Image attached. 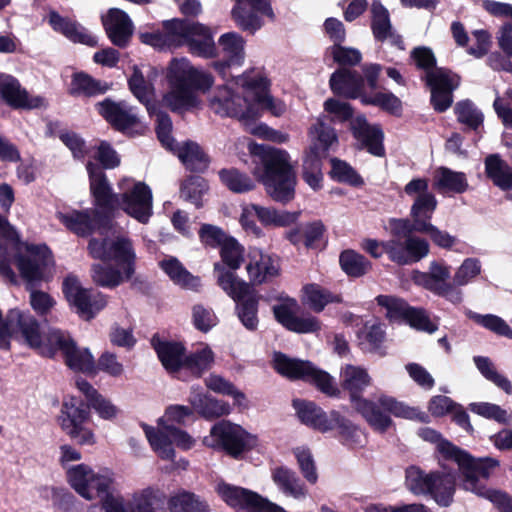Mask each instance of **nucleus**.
I'll return each mask as SVG.
<instances>
[{"instance_id":"obj_1","label":"nucleus","mask_w":512,"mask_h":512,"mask_svg":"<svg viewBox=\"0 0 512 512\" xmlns=\"http://www.w3.org/2000/svg\"><path fill=\"white\" fill-rule=\"evenodd\" d=\"M371 385V377L361 367L347 366L343 374L342 388L349 394L353 409L361 415L370 428L384 434L394 426L391 416L403 419H418L420 412L395 397L380 395L376 401L363 397L367 387Z\"/></svg>"},{"instance_id":"obj_2","label":"nucleus","mask_w":512,"mask_h":512,"mask_svg":"<svg viewBox=\"0 0 512 512\" xmlns=\"http://www.w3.org/2000/svg\"><path fill=\"white\" fill-rule=\"evenodd\" d=\"M86 170L89 176L90 194L93 208L72 210L60 213V222L78 237L86 238L95 232L107 234L113 229V201L112 195L104 181L97 183L93 170V161H88Z\"/></svg>"},{"instance_id":"obj_3","label":"nucleus","mask_w":512,"mask_h":512,"mask_svg":"<svg viewBox=\"0 0 512 512\" xmlns=\"http://www.w3.org/2000/svg\"><path fill=\"white\" fill-rule=\"evenodd\" d=\"M258 169L259 180L267 194L276 202L286 204L295 197L296 172L289 153L266 144L253 143L249 147Z\"/></svg>"},{"instance_id":"obj_4","label":"nucleus","mask_w":512,"mask_h":512,"mask_svg":"<svg viewBox=\"0 0 512 512\" xmlns=\"http://www.w3.org/2000/svg\"><path fill=\"white\" fill-rule=\"evenodd\" d=\"M292 406L299 421L320 433L337 432L341 444L349 448L362 446V430L337 410L324 411L315 402L305 399H293Z\"/></svg>"},{"instance_id":"obj_5","label":"nucleus","mask_w":512,"mask_h":512,"mask_svg":"<svg viewBox=\"0 0 512 512\" xmlns=\"http://www.w3.org/2000/svg\"><path fill=\"white\" fill-rule=\"evenodd\" d=\"M202 443L213 451L224 453L235 460H242L256 448L258 438L241 425L222 419L212 425L209 435L203 438Z\"/></svg>"},{"instance_id":"obj_6","label":"nucleus","mask_w":512,"mask_h":512,"mask_svg":"<svg viewBox=\"0 0 512 512\" xmlns=\"http://www.w3.org/2000/svg\"><path fill=\"white\" fill-rule=\"evenodd\" d=\"M93 170L97 183L104 181V184L108 187L110 194L112 195L114 207L112 212L113 223L120 211H123L141 224H147L149 222V219L153 214V196L150 187L146 183L137 182L130 190L118 194L113 191L105 172H102L94 163Z\"/></svg>"},{"instance_id":"obj_7","label":"nucleus","mask_w":512,"mask_h":512,"mask_svg":"<svg viewBox=\"0 0 512 512\" xmlns=\"http://www.w3.org/2000/svg\"><path fill=\"white\" fill-rule=\"evenodd\" d=\"M166 26L169 34L176 36L174 47L186 46L192 56L203 59H213L219 55L214 33L209 26L186 18H173Z\"/></svg>"},{"instance_id":"obj_8","label":"nucleus","mask_w":512,"mask_h":512,"mask_svg":"<svg viewBox=\"0 0 512 512\" xmlns=\"http://www.w3.org/2000/svg\"><path fill=\"white\" fill-rule=\"evenodd\" d=\"M406 484L415 495H429L439 506L448 507L456 491V477L452 471L426 473L416 466L406 470Z\"/></svg>"},{"instance_id":"obj_9","label":"nucleus","mask_w":512,"mask_h":512,"mask_svg":"<svg viewBox=\"0 0 512 512\" xmlns=\"http://www.w3.org/2000/svg\"><path fill=\"white\" fill-rule=\"evenodd\" d=\"M273 368L278 374L289 380H302L314 385L329 397H338L340 394L332 376L328 372L317 368L308 360L291 358L282 352H275Z\"/></svg>"},{"instance_id":"obj_10","label":"nucleus","mask_w":512,"mask_h":512,"mask_svg":"<svg viewBox=\"0 0 512 512\" xmlns=\"http://www.w3.org/2000/svg\"><path fill=\"white\" fill-rule=\"evenodd\" d=\"M470 460L471 462H468L461 471L462 487L488 499L500 512H512V496L501 490L490 489L486 486L490 471L498 466V461L492 458L477 460L471 455Z\"/></svg>"},{"instance_id":"obj_11","label":"nucleus","mask_w":512,"mask_h":512,"mask_svg":"<svg viewBox=\"0 0 512 512\" xmlns=\"http://www.w3.org/2000/svg\"><path fill=\"white\" fill-rule=\"evenodd\" d=\"M92 421L89 405L77 396L63 398L57 423L61 430L78 445H94L95 434L88 426Z\"/></svg>"},{"instance_id":"obj_12","label":"nucleus","mask_w":512,"mask_h":512,"mask_svg":"<svg viewBox=\"0 0 512 512\" xmlns=\"http://www.w3.org/2000/svg\"><path fill=\"white\" fill-rule=\"evenodd\" d=\"M219 287L235 302V314L248 331H256L259 325L260 296L254 287L246 282H236L230 273L219 278Z\"/></svg>"},{"instance_id":"obj_13","label":"nucleus","mask_w":512,"mask_h":512,"mask_svg":"<svg viewBox=\"0 0 512 512\" xmlns=\"http://www.w3.org/2000/svg\"><path fill=\"white\" fill-rule=\"evenodd\" d=\"M91 258L104 263L114 264L124 270L126 277H132L136 271V253L132 241L127 237L110 239L90 238L87 245Z\"/></svg>"},{"instance_id":"obj_14","label":"nucleus","mask_w":512,"mask_h":512,"mask_svg":"<svg viewBox=\"0 0 512 512\" xmlns=\"http://www.w3.org/2000/svg\"><path fill=\"white\" fill-rule=\"evenodd\" d=\"M62 293L69 306L85 321L93 320L108 304L107 295L84 288L74 274H68L64 278Z\"/></svg>"},{"instance_id":"obj_15","label":"nucleus","mask_w":512,"mask_h":512,"mask_svg":"<svg viewBox=\"0 0 512 512\" xmlns=\"http://www.w3.org/2000/svg\"><path fill=\"white\" fill-rule=\"evenodd\" d=\"M375 301L378 306L386 309V318L391 322H403L417 331L429 334L438 329L424 308L413 307L401 297L381 294Z\"/></svg>"},{"instance_id":"obj_16","label":"nucleus","mask_w":512,"mask_h":512,"mask_svg":"<svg viewBox=\"0 0 512 512\" xmlns=\"http://www.w3.org/2000/svg\"><path fill=\"white\" fill-rule=\"evenodd\" d=\"M450 277V268L438 261H432L428 271L414 270L411 276L415 285L453 304H459L462 302V292L450 281Z\"/></svg>"},{"instance_id":"obj_17","label":"nucleus","mask_w":512,"mask_h":512,"mask_svg":"<svg viewBox=\"0 0 512 512\" xmlns=\"http://www.w3.org/2000/svg\"><path fill=\"white\" fill-rule=\"evenodd\" d=\"M231 17L240 30L251 35L264 26L263 17L270 22L277 19L271 0H236Z\"/></svg>"},{"instance_id":"obj_18","label":"nucleus","mask_w":512,"mask_h":512,"mask_svg":"<svg viewBox=\"0 0 512 512\" xmlns=\"http://www.w3.org/2000/svg\"><path fill=\"white\" fill-rule=\"evenodd\" d=\"M25 252L15 255V264L20 276L27 284V290L44 279L45 270L52 258V252L46 244H25Z\"/></svg>"},{"instance_id":"obj_19","label":"nucleus","mask_w":512,"mask_h":512,"mask_svg":"<svg viewBox=\"0 0 512 512\" xmlns=\"http://www.w3.org/2000/svg\"><path fill=\"white\" fill-rule=\"evenodd\" d=\"M166 77L171 88L191 92H205L214 82L211 74L199 71L186 58H173L168 66Z\"/></svg>"},{"instance_id":"obj_20","label":"nucleus","mask_w":512,"mask_h":512,"mask_svg":"<svg viewBox=\"0 0 512 512\" xmlns=\"http://www.w3.org/2000/svg\"><path fill=\"white\" fill-rule=\"evenodd\" d=\"M217 492L222 500L230 507L246 510L247 512H286V510L247 488L223 483Z\"/></svg>"},{"instance_id":"obj_21","label":"nucleus","mask_w":512,"mask_h":512,"mask_svg":"<svg viewBox=\"0 0 512 512\" xmlns=\"http://www.w3.org/2000/svg\"><path fill=\"white\" fill-rule=\"evenodd\" d=\"M385 254L397 265H411L429 254V243L424 238L413 236L406 240L389 239L382 241Z\"/></svg>"},{"instance_id":"obj_22","label":"nucleus","mask_w":512,"mask_h":512,"mask_svg":"<svg viewBox=\"0 0 512 512\" xmlns=\"http://www.w3.org/2000/svg\"><path fill=\"white\" fill-rule=\"evenodd\" d=\"M460 76L452 70H440L431 75L426 85L431 90L430 103L438 113L447 111L453 104V92L460 85Z\"/></svg>"},{"instance_id":"obj_23","label":"nucleus","mask_w":512,"mask_h":512,"mask_svg":"<svg viewBox=\"0 0 512 512\" xmlns=\"http://www.w3.org/2000/svg\"><path fill=\"white\" fill-rule=\"evenodd\" d=\"M218 45L217 57L221 58L215 60L212 67L222 78H225L232 66L242 65L245 56V40L236 32H227L220 36Z\"/></svg>"},{"instance_id":"obj_24","label":"nucleus","mask_w":512,"mask_h":512,"mask_svg":"<svg viewBox=\"0 0 512 512\" xmlns=\"http://www.w3.org/2000/svg\"><path fill=\"white\" fill-rule=\"evenodd\" d=\"M95 108L114 130L122 133L136 127L140 122L134 108L125 101L116 102L108 97L96 103Z\"/></svg>"},{"instance_id":"obj_25","label":"nucleus","mask_w":512,"mask_h":512,"mask_svg":"<svg viewBox=\"0 0 512 512\" xmlns=\"http://www.w3.org/2000/svg\"><path fill=\"white\" fill-rule=\"evenodd\" d=\"M297 307L295 299H288V303L277 304L272 307L275 320L288 331L307 334L321 330V322L315 316H297L293 308Z\"/></svg>"},{"instance_id":"obj_26","label":"nucleus","mask_w":512,"mask_h":512,"mask_svg":"<svg viewBox=\"0 0 512 512\" xmlns=\"http://www.w3.org/2000/svg\"><path fill=\"white\" fill-rule=\"evenodd\" d=\"M329 86L334 95L345 99H362L369 94L364 89V78L354 69L338 68L329 79Z\"/></svg>"},{"instance_id":"obj_27","label":"nucleus","mask_w":512,"mask_h":512,"mask_svg":"<svg viewBox=\"0 0 512 512\" xmlns=\"http://www.w3.org/2000/svg\"><path fill=\"white\" fill-rule=\"evenodd\" d=\"M150 345L166 372L175 374L182 371V361L187 352L184 342L162 338L155 333L150 339Z\"/></svg>"},{"instance_id":"obj_28","label":"nucleus","mask_w":512,"mask_h":512,"mask_svg":"<svg viewBox=\"0 0 512 512\" xmlns=\"http://www.w3.org/2000/svg\"><path fill=\"white\" fill-rule=\"evenodd\" d=\"M102 24L111 43L119 48L128 46L134 26L128 14L119 8H110Z\"/></svg>"},{"instance_id":"obj_29","label":"nucleus","mask_w":512,"mask_h":512,"mask_svg":"<svg viewBox=\"0 0 512 512\" xmlns=\"http://www.w3.org/2000/svg\"><path fill=\"white\" fill-rule=\"evenodd\" d=\"M350 130L353 137L359 140L370 154L377 157L385 156L384 133L379 125L369 124L365 115L361 114L352 119Z\"/></svg>"},{"instance_id":"obj_30","label":"nucleus","mask_w":512,"mask_h":512,"mask_svg":"<svg viewBox=\"0 0 512 512\" xmlns=\"http://www.w3.org/2000/svg\"><path fill=\"white\" fill-rule=\"evenodd\" d=\"M270 80L262 75L246 76L243 81V87L249 97L259 104L263 109H267L273 116H281L285 112V105L282 102H276L270 94Z\"/></svg>"},{"instance_id":"obj_31","label":"nucleus","mask_w":512,"mask_h":512,"mask_svg":"<svg viewBox=\"0 0 512 512\" xmlns=\"http://www.w3.org/2000/svg\"><path fill=\"white\" fill-rule=\"evenodd\" d=\"M244 251V247L234 237H229L220 247L221 262L214 263V273L217 277L218 286L219 278L225 272L230 273L235 278V283L244 281L236 274V270L244 262Z\"/></svg>"},{"instance_id":"obj_32","label":"nucleus","mask_w":512,"mask_h":512,"mask_svg":"<svg viewBox=\"0 0 512 512\" xmlns=\"http://www.w3.org/2000/svg\"><path fill=\"white\" fill-rule=\"evenodd\" d=\"M326 232L321 220L295 224L284 232V238L293 246L303 245L307 249H316Z\"/></svg>"},{"instance_id":"obj_33","label":"nucleus","mask_w":512,"mask_h":512,"mask_svg":"<svg viewBox=\"0 0 512 512\" xmlns=\"http://www.w3.org/2000/svg\"><path fill=\"white\" fill-rule=\"evenodd\" d=\"M9 321L14 324L15 329L20 331L26 344L38 353L45 337V332L40 330L38 320L19 309H10Z\"/></svg>"},{"instance_id":"obj_34","label":"nucleus","mask_w":512,"mask_h":512,"mask_svg":"<svg viewBox=\"0 0 512 512\" xmlns=\"http://www.w3.org/2000/svg\"><path fill=\"white\" fill-rule=\"evenodd\" d=\"M1 98L12 109L32 110L43 106L44 98L41 96H30L26 89L21 88L19 81L9 76L6 86L2 87Z\"/></svg>"},{"instance_id":"obj_35","label":"nucleus","mask_w":512,"mask_h":512,"mask_svg":"<svg viewBox=\"0 0 512 512\" xmlns=\"http://www.w3.org/2000/svg\"><path fill=\"white\" fill-rule=\"evenodd\" d=\"M48 23L55 32L61 33L74 43H81L90 47H94L97 44L96 39L88 34L85 28L76 21L61 16L55 10L49 12Z\"/></svg>"},{"instance_id":"obj_36","label":"nucleus","mask_w":512,"mask_h":512,"mask_svg":"<svg viewBox=\"0 0 512 512\" xmlns=\"http://www.w3.org/2000/svg\"><path fill=\"white\" fill-rule=\"evenodd\" d=\"M110 89V83L80 71L72 74L68 94L72 97L93 98L105 94Z\"/></svg>"},{"instance_id":"obj_37","label":"nucleus","mask_w":512,"mask_h":512,"mask_svg":"<svg viewBox=\"0 0 512 512\" xmlns=\"http://www.w3.org/2000/svg\"><path fill=\"white\" fill-rule=\"evenodd\" d=\"M188 401L195 412L206 420L227 416L231 412V407L228 402L216 399L210 394L192 392Z\"/></svg>"},{"instance_id":"obj_38","label":"nucleus","mask_w":512,"mask_h":512,"mask_svg":"<svg viewBox=\"0 0 512 512\" xmlns=\"http://www.w3.org/2000/svg\"><path fill=\"white\" fill-rule=\"evenodd\" d=\"M186 170L195 173H204L210 164V157L204 149L196 142L188 140L180 147L172 150Z\"/></svg>"},{"instance_id":"obj_39","label":"nucleus","mask_w":512,"mask_h":512,"mask_svg":"<svg viewBox=\"0 0 512 512\" xmlns=\"http://www.w3.org/2000/svg\"><path fill=\"white\" fill-rule=\"evenodd\" d=\"M76 344V341L71 337L68 331L58 328H49L45 331L44 342L38 354L53 359L57 353H60L64 359Z\"/></svg>"},{"instance_id":"obj_40","label":"nucleus","mask_w":512,"mask_h":512,"mask_svg":"<svg viewBox=\"0 0 512 512\" xmlns=\"http://www.w3.org/2000/svg\"><path fill=\"white\" fill-rule=\"evenodd\" d=\"M160 268L175 285L185 290L199 291L200 277L190 273L178 258L170 257L162 260Z\"/></svg>"},{"instance_id":"obj_41","label":"nucleus","mask_w":512,"mask_h":512,"mask_svg":"<svg viewBox=\"0 0 512 512\" xmlns=\"http://www.w3.org/2000/svg\"><path fill=\"white\" fill-rule=\"evenodd\" d=\"M469 184L464 172L454 171L448 167H439L434 174L433 188L439 193L462 194Z\"/></svg>"},{"instance_id":"obj_42","label":"nucleus","mask_w":512,"mask_h":512,"mask_svg":"<svg viewBox=\"0 0 512 512\" xmlns=\"http://www.w3.org/2000/svg\"><path fill=\"white\" fill-rule=\"evenodd\" d=\"M271 477L273 482L287 496L296 499L304 498L307 495V488L297 473L286 467L278 466L272 470Z\"/></svg>"},{"instance_id":"obj_43","label":"nucleus","mask_w":512,"mask_h":512,"mask_svg":"<svg viewBox=\"0 0 512 512\" xmlns=\"http://www.w3.org/2000/svg\"><path fill=\"white\" fill-rule=\"evenodd\" d=\"M386 332L381 323L365 322L363 327L357 331L358 345L363 352L378 354L384 356L386 354L383 343L385 341Z\"/></svg>"},{"instance_id":"obj_44","label":"nucleus","mask_w":512,"mask_h":512,"mask_svg":"<svg viewBox=\"0 0 512 512\" xmlns=\"http://www.w3.org/2000/svg\"><path fill=\"white\" fill-rule=\"evenodd\" d=\"M251 209L265 227H290L296 224L301 214L299 211L289 212L258 204H251Z\"/></svg>"},{"instance_id":"obj_45","label":"nucleus","mask_w":512,"mask_h":512,"mask_svg":"<svg viewBox=\"0 0 512 512\" xmlns=\"http://www.w3.org/2000/svg\"><path fill=\"white\" fill-rule=\"evenodd\" d=\"M160 429H155L147 424H143V429L147 440L152 449L158 453L159 457L164 460H173L175 457V450L171 445V436L167 431V425L163 419L158 421Z\"/></svg>"},{"instance_id":"obj_46","label":"nucleus","mask_w":512,"mask_h":512,"mask_svg":"<svg viewBox=\"0 0 512 512\" xmlns=\"http://www.w3.org/2000/svg\"><path fill=\"white\" fill-rule=\"evenodd\" d=\"M246 270L252 286L254 284H262L268 279L277 276L279 273V269L275 265L272 257L261 252L254 253L253 256H250Z\"/></svg>"},{"instance_id":"obj_47","label":"nucleus","mask_w":512,"mask_h":512,"mask_svg":"<svg viewBox=\"0 0 512 512\" xmlns=\"http://www.w3.org/2000/svg\"><path fill=\"white\" fill-rule=\"evenodd\" d=\"M169 512H211L206 500L194 492L180 489L167 500Z\"/></svg>"},{"instance_id":"obj_48","label":"nucleus","mask_w":512,"mask_h":512,"mask_svg":"<svg viewBox=\"0 0 512 512\" xmlns=\"http://www.w3.org/2000/svg\"><path fill=\"white\" fill-rule=\"evenodd\" d=\"M90 271L93 282L108 289H114L132 278L126 277L124 270L110 263H94Z\"/></svg>"},{"instance_id":"obj_49","label":"nucleus","mask_w":512,"mask_h":512,"mask_svg":"<svg viewBox=\"0 0 512 512\" xmlns=\"http://www.w3.org/2000/svg\"><path fill=\"white\" fill-rule=\"evenodd\" d=\"M214 353L206 346L194 352L185 353L182 361V370L187 371L194 378H201L214 364Z\"/></svg>"},{"instance_id":"obj_50","label":"nucleus","mask_w":512,"mask_h":512,"mask_svg":"<svg viewBox=\"0 0 512 512\" xmlns=\"http://www.w3.org/2000/svg\"><path fill=\"white\" fill-rule=\"evenodd\" d=\"M486 176L502 190L512 189V170L499 154H491L485 159Z\"/></svg>"},{"instance_id":"obj_51","label":"nucleus","mask_w":512,"mask_h":512,"mask_svg":"<svg viewBox=\"0 0 512 512\" xmlns=\"http://www.w3.org/2000/svg\"><path fill=\"white\" fill-rule=\"evenodd\" d=\"M316 151V147H309L302 165V178L315 191L322 188V160L326 158Z\"/></svg>"},{"instance_id":"obj_52","label":"nucleus","mask_w":512,"mask_h":512,"mask_svg":"<svg viewBox=\"0 0 512 512\" xmlns=\"http://www.w3.org/2000/svg\"><path fill=\"white\" fill-rule=\"evenodd\" d=\"M370 11L373 37L376 42L383 43L388 40V33L393 29L389 11L380 0H373Z\"/></svg>"},{"instance_id":"obj_53","label":"nucleus","mask_w":512,"mask_h":512,"mask_svg":"<svg viewBox=\"0 0 512 512\" xmlns=\"http://www.w3.org/2000/svg\"><path fill=\"white\" fill-rule=\"evenodd\" d=\"M128 88L133 96L143 105L148 106L155 97V87L150 77H145L138 66L127 80Z\"/></svg>"},{"instance_id":"obj_54","label":"nucleus","mask_w":512,"mask_h":512,"mask_svg":"<svg viewBox=\"0 0 512 512\" xmlns=\"http://www.w3.org/2000/svg\"><path fill=\"white\" fill-rule=\"evenodd\" d=\"M339 264L343 272L351 278H360L372 270L371 261L352 249L340 253Z\"/></svg>"},{"instance_id":"obj_55","label":"nucleus","mask_w":512,"mask_h":512,"mask_svg":"<svg viewBox=\"0 0 512 512\" xmlns=\"http://www.w3.org/2000/svg\"><path fill=\"white\" fill-rule=\"evenodd\" d=\"M410 59L414 63L417 70L424 72L422 80L429 82L431 75H437L440 70H449L445 67H437V59L431 48L426 46H418L411 50Z\"/></svg>"},{"instance_id":"obj_56","label":"nucleus","mask_w":512,"mask_h":512,"mask_svg":"<svg viewBox=\"0 0 512 512\" xmlns=\"http://www.w3.org/2000/svg\"><path fill=\"white\" fill-rule=\"evenodd\" d=\"M209 185L205 178L199 175H191L185 178L180 186V197L195 205L203 206L202 197L208 191Z\"/></svg>"},{"instance_id":"obj_57","label":"nucleus","mask_w":512,"mask_h":512,"mask_svg":"<svg viewBox=\"0 0 512 512\" xmlns=\"http://www.w3.org/2000/svg\"><path fill=\"white\" fill-rule=\"evenodd\" d=\"M68 368L75 372H82L88 375L96 374L95 359L88 348H79L77 344L64 358Z\"/></svg>"},{"instance_id":"obj_58","label":"nucleus","mask_w":512,"mask_h":512,"mask_svg":"<svg viewBox=\"0 0 512 512\" xmlns=\"http://www.w3.org/2000/svg\"><path fill=\"white\" fill-rule=\"evenodd\" d=\"M362 105L378 107L382 111L396 117H400L403 112L402 101L392 92L369 94L362 99Z\"/></svg>"},{"instance_id":"obj_59","label":"nucleus","mask_w":512,"mask_h":512,"mask_svg":"<svg viewBox=\"0 0 512 512\" xmlns=\"http://www.w3.org/2000/svg\"><path fill=\"white\" fill-rule=\"evenodd\" d=\"M303 291L309 306L316 313L322 312L329 303H340L342 301L341 296L334 295L315 283L306 284Z\"/></svg>"},{"instance_id":"obj_60","label":"nucleus","mask_w":512,"mask_h":512,"mask_svg":"<svg viewBox=\"0 0 512 512\" xmlns=\"http://www.w3.org/2000/svg\"><path fill=\"white\" fill-rule=\"evenodd\" d=\"M331 170L329 176L332 180L349 184L353 187H360L364 184L361 175L346 161L336 157L330 159Z\"/></svg>"},{"instance_id":"obj_61","label":"nucleus","mask_w":512,"mask_h":512,"mask_svg":"<svg viewBox=\"0 0 512 512\" xmlns=\"http://www.w3.org/2000/svg\"><path fill=\"white\" fill-rule=\"evenodd\" d=\"M457 121L476 131L483 125L484 115L470 99L458 101L454 106Z\"/></svg>"},{"instance_id":"obj_62","label":"nucleus","mask_w":512,"mask_h":512,"mask_svg":"<svg viewBox=\"0 0 512 512\" xmlns=\"http://www.w3.org/2000/svg\"><path fill=\"white\" fill-rule=\"evenodd\" d=\"M221 182L234 193H245L254 189V181L239 170L222 169L219 171Z\"/></svg>"},{"instance_id":"obj_63","label":"nucleus","mask_w":512,"mask_h":512,"mask_svg":"<svg viewBox=\"0 0 512 512\" xmlns=\"http://www.w3.org/2000/svg\"><path fill=\"white\" fill-rule=\"evenodd\" d=\"M437 208V199L432 193L418 195L411 207L410 216L415 221L431 223L432 216Z\"/></svg>"},{"instance_id":"obj_64","label":"nucleus","mask_w":512,"mask_h":512,"mask_svg":"<svg viewBox=\"0 0 512 512\" xmlns=\"http://www.w3.org/2000/svg\"><path fill=\"white\" fill-rule=\"evenodd\" d=\"M166 495L158 488L147 487L134 497L131 512H155L154 505L164 504Z\"/></svg>"}]
</instances>
